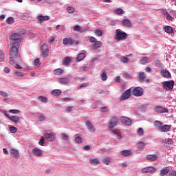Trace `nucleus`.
I'll return each mask as SVG.
<instances>
[{
    "mask_svg": "<svg viewBox=\"0 0 176 176\" xmlns=\"http://www.w3.org/2000/svg\"><path fill=\"white\" fill-rule=\"evenodd\" d=\"M20 49V42L16 41L12 44L10 47V64L13 65L14 63H21V56L19 54Z\"/></svg>",
    "mask_w": 176,
    "mask_h": 176,
    "instance_id": "nucleus-1",
    "label": "nucleus"
},
{
    "mask_svg": "<svg viewBox=\"0 0 176 176\" xmlns=\"http://www.w3.org/2000/svg\"><path fill=\"white\" fill-rule=\"evenodd\" d=\"M115 39L117 42H119V41H124L127 39V33L122 31L120 29H118L116 30Z\"/></svg>",
    "mask_w": 176,
    "mask_h": 176,
    "instance_id": "nucleus-2",
    "label": "nucleus"
},
{
    "mask_svg": "<svg viewBox=\"0 0 176 176\" xmlns=\"http://www.w3.org/2000/svg\"><path fill=\"white\" fill-rule=\"evenodd\" d=\"M162 85L165 91H171V90L174 89V85H175V82H174V80L164 81L162 82Z\"/></svg>",
    "mask_w": 176,
    "mask_h": 176,
    "instance_id": "nucleus-3",
    "label": "nucleus"
},
{
    "mask_svg": "<svg viewBox=\"0 0 176 176\" xmlns=\"http://www.w3.org/2000/svg\"><path fill=\"white\" fill-rule=\"evenodd\" d=\"M89 42L94 44L93 47L94 50H97V49H100L102 46V42L98 41L94 36L89 38Z\"/></svg>",
    "mask_w": 176,
    "mask_h": 176,
    "instance_id": "nucleus-4",
    "label": "nucleus"
},
{
    "mask_svg": "<svg viewBox=\"0 0 176 176\" xmlns=\"http://www.w3.org/2000/svg\"><path fill=\"white\" fill-rule=\"evenodd\" d=\"M132 94L135 97H141L144 95V89L141 87H135L132 89Z\"/></svg>",
    "mask_w": 176,
    "mask_h": 176,
    "instance_id": "nucleus-5",
    "label": "nucleus"
},
{
    "mask_svg": "<svg viewBox=\"0 0 176 176\" xmlns=\"http://www.w3.org/2000/svg\"><path fill=\"white\" fill-rule=\"evenodd\" d=\"M131 97V88L126 90L120 96V101H123L124 100H129Z\"/></svg>",
    "mask_w": 176,
    "mask_h": 176,
    "instance_id": "nucleus-6",
    "label": "nucleus"
},
{
    "mask_svg": "<svg viewBox=\"0 0 176 176\" xmlns=\"http://www.w3.org/2000/svg\"><path fill=\"white\" fill-rule=\"evenodd\" d=\"M41 53L44 58H47V57H49V47H47V45L45 43L43 44L41 46Z\"/></svg>",
    "mask_w": 176,
    "mask_h": 176,
    "instance_id": "nucleus-7",
    "label": "nucleus"
},
{
    "mask_svg": "<svg viewBox=\"0 0 176 176\" xmlns=\"http://www.w3.org/2000/svg\"><path fill=\"white\" fill-rule=\"evenodd\" d=\"M118 117L113 116L108 124L109 129H113L118 126Z\"/></svg>",
    "mask_w": 176,
    "mask_h": 176,
    "instance_id": "nucleus-8",
    "label": "nucleus"
},
{
    "mask_svg": "<svg viewBox=\"0 0 176 176\" xmlns=\"http://www.w3.org/2000/svg\"><path fill=\"white\" fill-rule=\"evenodd\" d=\"M6 116L11 120V122H13L15 124H17V123H21V121H20V116H11L6 115Z\"/></svg>",
    "mask_w": 176,
    "mask_h": 176,
    "instance_id": "nucleus-9",
    "label": "nucleus"
},
{
    "mask_svg": "<svg viewBox=\"0 0 176 176\" xmlns=\"http://www.w3.org/2000/svg\"><path fill=\"white\" fill-rule=\"evenodd\" d=\"M120 120L121 123H123V124H126V126H131V119L127 117L122 116L120 117Z\"/></svg>",
    "mask_w": 176,
    "mask_h": 176,
    "instance_id": "nucleus-10",
    "label": "nucleus"
},
{
    "mask_svg": "<svg viewBox=\"0 0 176 176\" xmlns=\"http://www.w3.org/2000/svg\"><path fill=\"white\" fill-rule=\"evenodd\" d=\"M155 112L158 113H168V109L164 108L162 106H157L155 107Z\"/></svg>",
    "mask_w": 176,
    "mask_h": 176,
    "instance_id": "nucleus-11",
    "label": "nucleus"
},
{
    "mask_svg": "<svg viewBox=\"0 0 176 176\" xmlns=\"http://www.w3.org/2000/svg\"><path fill=\"white\" fill-rule=\"evenodd\" d=\"M85 126H86L87 130H89V131H90V133L96 132V129L94 128V126H93V124L91 123V122L87 120L85 122Z\"/></svg>",
    "mask_w": 176,
    "mask_h": 176,
    "instance_id": "nucleus-12",
    "label": "nucleus"
},
{
    "mask_svg": "<svg viewBox=\"0 0 176 176\" xmlns=\"http://www.w3.org/2000/svg\"><path fill=\"white\" fill-rule=\"evenodd\" d=\"M161 76L166 79H170L171 78V73L167 69H162L160 72Z\"/></svg>",
    "mask_w": 176,
    "mask_h": 176,
    "instance_id": "nucleus-13",
    "label": "nucleus"
},
{
    "mask_svg": "<svg viewBox=\"0 0 176 176\" xmlns=\"http://www.w3.org/2000/svg\"><path fill=\"white\" fill-rule=\"evenodd\" d=\"M32 153H33L34 156L41 157V156H42V155L43 154V151H42L41 148L35 147L32 150Z\"/></svg>",
    "mask_w": 176,
    "mask_h": 176,
    "instance_id": "nucleus-14",
    "label": "nucleus"
},
{
    "mask_svg": "<svg viewBox=\"0 0 176 176\" xmlns=\"http://www.w3.org/2000/svg\"><path fill=\"white\" fill-rule=\"evenodd\" d=\"M170 130H171V125L164 124L160 127L159 131L160 133H168V131H170Z\"/></svg>",
    "mask_w": 176,
    "mask_h": 176,
    "instance_id": "nucleus-15",
    "label": "nucleus"
},
{
    "mask_svg": "<svg viewBox=\"0 0 176 176\" xmlns=\"http://www.w3.org/2000/svg\"><path fill=\"white\" fill-rule=\"evenodd\" d=\"M37 20L40 24H42L43 21H47L48 20H50V16H47V15H45V16L38 15Z\"/></svg>",
    "mask_w": 176,
    "mask_h": 176,
    "instance_id": "nucleus-16",
    "label": "nucleus"
},
{
    "mask_svg": "<svg viewBox=\"0 0 176 176\" xmlns=\"http://www.w3.org/2000/svg\"><path fill=\"white\" fill-rule=\"evenodd\" d=\"M162 14H164V16H165V17L168 21H174V17H173V16L170 15V13H168V12H167L166 10H162Z\"/></svg>",
    "mask_w": 176,
    "mask_h": 176,
    "instance_id": "nucleus-17",
    "label": "nucleus"
},
{
    "mask_svg": "<svg viewBox=\"0 0 176 176\" xmlns=\"http://www.w3.org/2000/svg\"><path fill=\"white\" fill-rule=\"evenodd\" d=\"M44 135L46 138V140L49 142H52V141H54V135L53 134V133H45Z\"/></svg>",
    "mask_w": 176,
    "mask_h": 176,
    "instance_id": "nucleus-18",
    "label": "nucleus"
},
{
    "mask_svg": "<svg viewBox=\"0 0 176 176\" xmlns=\"http://www.w3.org/2000/svg\"><path fill=\"white\" fill-rule=\"evenodd\" d=\"M19 39H21V35H20L17 33L12 34L10 36V41H19Z\"/></svg>",
    "mask_w": 176,
    "mask_h": 176,
    "instance_id": "nucleus-19",
    "label": "nucleus"
},
{
    "mask_svg": "<svg viewBox=\"0 0 176 176\" xmlns=\"http://www.w3.org/2000/svg\"><path fill=\"white\" fill-rule=\"evenodd\" d=\"M63 45H70L72 46L74 45V39L72 38H64L63 39Z\"/></svg>",
    "mask_w": 176,
    "mask_h": 176,
    "instance_id": "nucleus-20",
    "label": "nucleus"
},
{
    "mask_svg": "<svg viewBox=\"0 0 176 176\" xmlns=\"http://www.w3.org/2000/svg\"><path fill=\"white\" fill-rule=\"evenodd\" d=\"M10 153L11 156H14L15 159H19L20 157V154H19V151L14 148H12L10 150Z\"/></svg>",
    "mask_w": 176,
    "mask_h": 176,
    "instance_id": "nucleus-21",
    "label": "nucleus"
},
{
    "mask_svg": "<svg viewBox=\"0 0 176 176\" xmlns=\"http://www.w3.org/2000/svg\"><path fill=\"white\" fill-rule=\"evenodd\" d=\"M100 78L101 80H103V82H105V80L108 79V75H107V72H105V70H101Z\"/></svg>",
    "mask_w": 176,
    "mask_h": 176,
    "instance_id": "nucleus-22",
    "label": "nucleus"
},
{
    "mask_svg": "<svg viewBox=\"0 0 176 176\" xmlns=\"http://www.w3.org/2000/svg\"><path fill=\"white\" fill-rule=\"evenodd\" d=\"M122 24L124 27H131V21L127 19H124L122 21Z\"/></svg>",
    "mask_w": 176,
    "mask_h": 176,
    "instance_id": "nucleus-23",
    "label": "nucleus"
},
{
    "mask_svg": "<svg viewBox=\"0 0 176 176\" xmlns=\"http://www.w3.org/2000/svg\"><path fill=\"white\" fill-rule=\"evenodd\" d=\"M139 76V82H144L145 80V78H146V76L145 75V72H140L138 73Z\"/></svg>",
    "mask_w": 176,
    "mask_h": 176,
    "instance_id": "nucleus-24",
    "label": "nucleus"
},
{
    "mask_svg": "<svg viewBox=\"0 0 176 176\" xmlns=\"http://www.w3.org/2000/svg\"><path fill=\"white\" fill-rule=\"evenodd\" d=\"M58 80L60 85H67V83L69 82V79L68 78H60L58 79Z\"/></svg>",
    "mask_w": 176,
    "mask_h": 176,
    "instance_id": "nucleus-25",
    "label": "nucleus"
},
{
    "mask_svg": "<svg viewBox=\"0 0 176 176\" xmlns=\"http://www.w3.org/2000/svg\"><path fill=\"white\" fill-rule=\"evenodd\" d=\"M170 170L167 168H164L160 170V176H166L168 174Z\"/></svg>",
    "mask_w": 176,
    "mask_h": 176,
    "instance_id": "nucleus-26",
    "label": "nucleus"
},
{
    "mask_svg": "<svg viewBox=\"0 0 176 176\" xmlns=\"http://www.w3.org/2000/svg\"><path fill=\"white\" fill-rule=\"evenodd\" d=\"M164 31L166 32V34H174V30L170 26H166L164 28Z\"/></svg>",
    "mask_w": 176,
    "mask_h": 176,
    "instance_id": "nucleus-27",
    "label": "nucleus"
},
{
    "mask_svg": "<svg viewBox=\"0 0 176 176\" xmlns=\"http://www.w3.org/2000/svg\"><path fill=\"white\" fill-rule=\"evenodd\" d=\"M121 155H122V156H131L132 153L130 150H123L121 151Z\"/></svg>",
    "mask_w": 176,
    "mask_h": 176,
    "instance_id": "nucleus-28",
    "label": "nucleus"
},
{
    "mask_svg": "<svg viewBox=\"0 0 176 176\" xmlns=\"http://www.w3.org/2000/svg\"><path fill=\"white\" fill-rule=\"evenodd\" d=\"M138 149L139 151H144V148H145V143L143 142H140L138 143Z\"/></svg>",
    "mask_w": 176,
    "mask_h": 176,
    "instance_id": "nucleus-29",
    "label": "nucleus"
},
{
    "mask_svg": "<svg viewBox=\"0 0 176 176\" xmlns=\"http://www.w3.org/2000/svg\"><path fill=\"white\" fill-rule=\"evenodd\" d=\"M61 90L60 89H53L52 91V96H61Z\"/></svg>",
    "mask_w": 176,
    "mask_h": 176,
    "instance_id": "nucleus-30",
    "label": "nucleus"
},
{
    "mask_svg": "<svg viewBox=\"0 0 176 176\" xmlns=\"http://www.w3.org/2000/svg\"><path fill=\"white\" fill-rule=\"evenodd\" d=\"M89 163L92 166H97L98 164H100V161L97 159H92L89 160Z\"/></svg>",
    "mask_w": 176,
    "mask_h": 176,
    "instance_id": "nucleus-31",
    "label": "nucleus"
},
{
    "mask_svg": "<svg viewBox=\"0 0 176 176\" xmlns=\"http://www.w3.org/2000/svg\"><path fill=\"white\" fill-rule=\"evenodd\" d=\"M148 60H149V58H148V57L142 56V58L140 59V64L144 65L146 64V63H148Z\"/></svg>",
    "mask_w": 176,
    "mask_h": 176,
    "instance_id": "nucleus-32",
    "label": "nucleus"
},
{
    "mask_svg": "<svg viewBox=\"0 0 176 176\" xmlns=\"http://www.w3.org/2000/svg\"><path fill=\"white\" fill-rule=\"evenodd\" d=\"M86 57V55L85 53H80L78 54V56L76 58L77 61H82Z\"/></svg>",
    "mask_w": 176,
    "mask_h": 176,
    "instance_id": "nucleus-33",
    "label": "nucleus"
},
{
    "mask_svg": "<svg viewBox=\"0 0 176 176\" xmlns=\"http://www.w3.org/2000/svg\"><path fill=\"white\" fill-rule=\"evenodd\" d=\"M113 134H116V135H117L118 140H120V138H122V135H120V131H119L118 129L113 130Z\"/></svg>",
    "mask_w": 176,
    "mask_h": 176,
    "instance_id": "nucleus-34",
    "label": "nucleus"
},
{
    "mask_svg": "<svg viewBox=\"0 0 176 176\" xmlns=\"http://www.w3.org/2000/svg\"><path fill=\"white\" fill-rule=\"evenodd\" d=\"M163 126V123L159 120L155 121V126L158 128V130H160V127Z\"/></svg>",
    "mask_w": 176,
    "mask_h": 176,
    "instance_id": "nucleus-35",
    "label": "nucleus"
},
{
    "mask_svg": "<svg viewBox=\"0 0 176 176\" xmlns=\"http://www.w3.org/2000/svg\"><path fill=\"white\" fill-rule=\"evenodd\" d=\"M67 13L72 14V13H75V8L74 7L69 6L66 8Z\"/></svg>",
    "mask_w": 176,
    "mask_h": 176,
    "instance_id": "nucleus-36",
    "label": "nucleus"
},
{
    "mask_svg": "<svg viewBox=\"0 0 176 176\" xmlns=\"http://www.w3.org/2000/svg\"><path fill=\"white\" fill-rule=\"evenodd\" d=\"M63 72H64V70H63L61 69H56L54 70V74L57 76L61 75V74H63Z\"/></svg>",
    "mask_w": 176,
    "mask_h": 176,
    "instance_id": "nucleus-37",
    "label": "nucleus"
},
{
    "mask_svg": "<svg viewBox=\"0 0 176 176\" xmlns=\"http://www.w3.org/2000/svg\"><path fill=\"white\" fill-rule=\"evenodd\" d=\"M38 100L39 101H41V102H44V103L47 102V98L44 97V96H38Z\"/></svg>",
    "mask_w": 176,
    "mask_h": 176,
    "instance_id": "nucleus-38",
    "label": "nucleus"
},
{
    "mask_svg": "<svg viewBox=\"0 0 176 176\" xmlns=\"http://www.w3.org/2000/svg\"><path fill=\"white\" fill-rule=\"evenodd\" d=\"M74 141L76 144H82L83 142V140H82V138L77 136L74 138Z\"/></svg>",
    "mask_w": 176,
    "mask_h": 176,
    "instance_id": "nucleus-39",
    "label": "nucleus"
},
{
    "mask_svg": "<svg viewBox=\"0 0 176 176\" xmlns=\"http://www.w3.org/2000/svg\"><path fill=\"white\" fill-rule=\"evenodd\" d=\"M70 62H71V58L67 56V57L65 58V60H64L63 64L64 65H68V64H69Z\"/></svg>",
    "mask_w": 176,
    "mask_h": 176,
    "instance_id": "nucleus-40",
    "label": "nucleus"
},
{
    "mask_svg": "<svg viewBox=\"0 0 176 176\" xmlns=\"http://www.w3.org/2000/svg\"><path fill=\"white\" fill-rule=\"evenodd\" d=\"M94 34L96 35V36H102V31L100 30H96L94 31Z\"/></svg>",
    "mask_w": 176,
    "mask_h": 176,
    "instance_id": "nucleus-41",
    "label": "nucleus"
},
{
    "mask_svg": "<svg viewBox=\"0 0 176 176\" xmlns=\"http://www.w3.org/2000/svg\"><path fill=\"white\" fill-rule=\"evenodd\" d=\"M103 164H106V166H108L109 163H111V159L109 158H104L102 160Z\"/></svg>",
    "mask_w": 176,
    "mask_h": 176,
    "instance_id": "nucleus-42",
    "label": "nucleus"
},
{
    "mask_svg": "<svg viewBox=\"0 0 176 176\" xmlns=\"http://www.w3.org/2000/svg\"><path fill=\"white\" fill-rule=\"evenodd\" d=\"M147 160H150L151 162L155 161V155H148L146 156Z\"/></svg>",
    "mask_w": 176,
    "mask_h": 176,
    "instance_id": "nucleus-43",
    "label": "nucleus"
},
{
    "mask_svg": "<svg viewBox=\"0 0 176 176\" xmlns=\"http://www.w3.org/2000/svg\"><path fill=\"white\" fill-rule=\"evenodd\" d=\"M137 133L142 137L144 135V129L142 128L138 129Z\"/></svg>",
    "mask_w": 176,
    "mask_h": 176,
    "instance_id": "nucleus-44",
    "label": "nucleus"
},
{
    "mask_svg": "<svg viewBox=\"0 0 176 176\" xmlns=\"http://www.w3.org/2000/svg\"><path fill=\"white\" fill-rule=\"evenodd\" d=\"M120 61L122 63H129V58H127L126 56H122L121 59H120Z\"/></svg>",
    "mask_w": 176,
    "mask_h": 176,
    "instance_id": "nucleus-45",
    "label": "nucleus"
},
{
    "mask_svg": "<svg viewBox=\"0 0 176 176\" xmlns=\"http://www.w3.org/2000/svg\"><path fill=\"white\" fill-rule=\"evenodd\" d=\"M38 144H40L41 146H43V145H45V138H43V136L41 137Z\"/></svg>",
    "mask_w": 176,
    "mask_h": 176,
    "instance_id": "nucleus-46",
    "label": "nucleus"
},
{
    "mask_svg": "<svg viewBox=\"0 0 176 176\" xmlns=\"http://www.w3.org/2000/svg\"><path fill=\"white\" fill-rule=\"evenodd\" d=\"M9 130L10 133H17V128L14 126H9Z\"/></svg>",
    "mask_w": 176,
    "mask_h": 176,
    "instance_id": "nucleus-47",
    "label": "nucleus"
},
{
    "mask_svg": "<svg viewBox=\"0 0 176 176\" xmlns=\"http://www.w3.org/2000/svg\"><path fill=\"white\" fill-rule=\"evenodd\" d=\"M6 23L7 24H13V23H14V19L12 17H9L6 20Z\"/></svg>",
    "mask_w": 176,
    "mask_h": 176,
    "instance_id": "nucleus-48",
    "label": "nucleus"
},
{
    "mask_svg": "<svg viewBox=\"0 0 176 176\" xmlns=\"http://www.w3.org/2000/svg\"><path fill=\"white\" fill-rule=\"evenodd\" d=\"M74 31H76L78 32H82V31L80 29V26L79 25H76L74 27Z\"/></svg>",
    "mask_w": 176,
    "mask_h": 176,
    "instance_id": "nucleus-49",
    "label": "nucleus"
},
{
    "mask_svg": "<svg viewBox=\"0 0 176 176\" xmlns=\"http://www.w3.org/2000/svg\"><path fill=\"white\" fill-rule=\"evenodd\" d=\"M5 61V54L3 52H0V63Z\"/></svg>",
    "mask_w": 176,
    "mask_h": 176,
    "instance_id": "nucleus-50",
    "label": "nucleus"
},
{
    "mask_svg": "<svg viewBox=\"0 0 176 176\" xmlns=\"http://www.w3.org/2000/svg\"><path fill=\"white\" fill-rule=\"evenodd\" d=\"M34 65H36V67H39V65H41V59L39 58H36L34 60Z\"/></svg>",
    "mask_w": 176,
    "mask_h": 176,
    "instance_id": "nucleus-51",
    "label": "nucleus"
},
{
    "mask_svg": "<svg viewBox=\"0 0 176 176\" xmlns=\"http://www.w3.org/2000/svg\"><path fill=\"white\" fill-rule=\"evenodd\" d=\"M54 41H56V38H54V36H50L48 39V43H50V45H52Z\"/></svg>",
    "mask_w": 176,
    "mask_h": 176,
    "instance_id": "nucleus-52",
    "label": "nucleus"
},
{
    "mask_svg": "<svg viewBox=\"0 0 176 176\" xmlns=\"http://www.w3.org/2000/svg\"><path fill=\"white\" fill-rule=\"evenodd\" d=\"M60 135L63 140H64L65 141L68 140L69 137H68V135H67L66 133H60Z\"/></svg>",
    "mask_w": 176,
    "mask_h": 176,
    "instance_id": "nucleus-53",
    "label": "nucleus"
},
{
    "mask_svg": "<svg viewBox=\"0 0 176 176\" xmlns=\"http://www.w3.org/2000/svg\"><path fill=\"white\" fill-rule=\"evenodd\" d=\"M14 74L16 75V76H17V78H20L21 76H24V73L20 72H16L14 73Z\"/></svg>",
    "mask_w": 176,
    "mask_h": 176,
    "instance_id": "nucleus-54",
    "label": "nucleus"
},
{
    "mask_svg": "<svg viewBox=\"0 0 176 176\" xmlns=\"http://www.w3.org/2000/svg\"><path fill=\"white\" fill-rule=\"evenodd\" d=\"M109 109L108 107H102L100 109V112H108Z\"/></svg>",
    "mask_w": 176,
    "mask_h": 176,
    "instance_id": "nucleus-55",
    "label": "nucleus"
},
{
    "mask_svg": "<svg viewBox=\"0 0 176 176\" xmlns=\"http://www.w3.org/2000/svg\"><path fill=\"white\" fill-rule=\"evenodd\" d=\"M148 173H150L151 174H153V173H155V168L154 167H151V166H148L147 167Z\"/></svg>",
    "mask_w": 176,
    "mask_h": 176,
    "instance_id": "nucleus-56",
    "label": "nucleus"
},
{
    "mask_svg": "<svg viewBox=\"0 0 176 176\" xmlns=\"http://www.w3.org/2000/svg\"><path fill=\"white\" fill-rule=\"evenodd\" d=\"M9 112L10 113L17 114V113H20V110L11 109L9 111Z\"/></svg>",
    "mask_w": 176,
    "mask_h": 176,
    "instance_id": "nucleus-57",
    "label": "nucleus"
},
{
    "mask_svg": "<svg viewBox=\"0 0 176 176\" xmlns=\"http://www.w3.org/2000/svg\"><path fill=\"white\" fill-rule=\"evenodd\" d=\"M124 78H125V79H130L131 78V75L127 72H125L124 74Z\"/></svg>",
    "mask_w": 176,
    "mask_h": 176,
    "instance_id": "nucleus-58",
    "label": "nucleus"
},
{
    "mask_svg": "<svg viewBox=\"0 0 176 176\" xmlns=\"http://www.w3.org/2000/svg\"><path fill=\"white\" fill-rule=\"evenodd\" d=\"M89 86V82H83L80 85V89H83L85 87H87Z\"/></svg>",
    "mask_w": 176,
    "mask_h": 176,
    "instance_id": "nucleus-59",
    "label": "nucleus"
},
{
    "mask_svg": "<svg viewBox=\"0 0 176 176\" xmlns=\"http://www.w3.org/2000/svg\"><path fill=\"white\" fill-rule=\"evenodd\" d=\"M168 175L169 176H176V171L173 170H169Z\"/></svg>",
    "mask_w": 176,
    "mask_h": 176,
    "instance_id": "nucleus-60",
    "label": "nucleus"
},
{
    "mask_svg": "<svg viewBox=\"0 0 176 176\" xmlns=\"http://www.w3.org/2000/svg\"><path fill=\"white\" fill-rule=\"evenodd\" d=\"M116 14H123V10L122 8H118L116 10Z\"/></svg>",
    "mask_w": 176,
    "mask_h": 176,
    "instance_id": "nucleus-61",
    "label": "nucleus"
},
{
    "mask_svg": "<svg viewBox=\"0 0 176 176\" xmlns=\"http://www.w3.org/2000/svg\"><path fill=\"white\" fill-rule=\"evenodd\" d=\"M0 96H1L2 97H8V94L6 92L0 91Z\"/></svg>",
    "mask_w": 176,
    "mask_h": 176,
    "instance_id": "nucleus-62",
    "label": "nucleus"
},
{
    "mask_svg": "<svg viewBox=\"0 0 176 176\" xmlns=\"http://www.w3.org/2000/svg\"><path fill=\"white\" fill-rule=\"evenodd\" d=\"M26 33H27V31H25V30L21 29V30L19 31V35H24V34H26Z\"/></svg>",
    "mask_w": 176,
    "mask_h": 176,
    "instance_id": "nucleus-63",
    "label": "nucleus"
},
{
    "mask_svg": "<svg viewBox=\"0 0 176 176\" xmlns=\"http://www.w3.org/2000/svg\"><path fill=\"white\" fill-rule=\"evenodd\" d=\"M155 65L156 67H162V63H160V61L159 60H155Z\"/></svg>",
    "mask_w": 176,
    "mask_h": 176,
    "instance_id": "nucleus-64",
    "label": "nucleus"
}]
</instances>
